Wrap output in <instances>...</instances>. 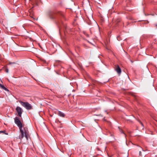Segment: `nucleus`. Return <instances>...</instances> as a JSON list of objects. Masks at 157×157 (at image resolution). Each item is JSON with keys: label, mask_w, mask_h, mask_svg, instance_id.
I'll list each match as a JSON object with an SVG mask.
<instances>
[{"label": "nucleus", "mask_w": 157, "mask_h": 157, "mask_svg": "<svg viewBox=\"0 0 157 157\" xmlns=\"http://www.w3.org/2000/svg\"><path fill=\"white\" fill-rule=\"evenodd\" d=\"M1 133H2L3 134H6V135H8V133L6 132V131L5 130L4 131H0V134Z\"/></svg>", "instance_id": "nucleus-8"}, {"label": "nucleus", "mask_w": 157, "mask_h": 157, "mask_svg": "<svg viewBox=\"0 0 157 157\" xmlns=\"http://www.w3.org/2000/svg\"><path fill=\"white\" fill-rule=\"evenodd\" d=\"M137 121L141 124L142 126H143V124L139 120L137 119Z\"/></svg>", "instance_id": "nucleus-11"}, {"label": "nucleus", "mask_w": 157, "mask_h": 157, "mask_svg": "<svg viewBox=\"0 0 157 157\" xmlns=\"http://www.w3.org/2000/svg\"><path fill=\"white\" fill-rule=\"evenodd\" d=\"M58 114L59 116H60L61 117H64L65 116L64 114L63 113V112H62L60 111H59Z\"/></svg>", "instance_id": "nucleus-7"}, {"label": "nucleus", "mask_w": 157, "mask_h": 157, "mask_svg": "<svg viewBox=\"0 0 157 157\" xmlns=\"http://www.w3.org/2000/svg\"><path fill=\"white\" fill-rule=\"evenodd\" d=\"M20 103L21 105L25 108L27 109L30 110L32 109V106L31 105L27 102L20 101Z\"/></svg>", "instance_id": "nucleus-3"}, {"label": "nucleus", "mask_w": 157, "mask_h": 157, "mask_svg": "<svg viewBox=\"0 0 157 157\" xmlns=\"http://www.w3.org/2000/svg\"><path fill=\"white\" fill-rule=\"evenodd\" d=\"M139 155L140 156H142V152H141V151H139Z\"/></svg>", "instance_id": "nucleus-12"}, {"label": "nucleus", "mask_w": 157, "mask_h": 157, "mask_svg": "<svg viewBox=\"0 0 157 157\" xmlns=\"http://www.w3.org/2000/svg\"><path fill=\"white\" fill-rule=\"evenodd\" d=\"M0 87L5 91H7V92L9 93V90L7 88L5 87L3 85H2L1 83H0Z\"/></svg>", "instance_id": "nucleus-6"}, {"label": "nucleus", "mask_w": 157, "mask_h": 157, "mask_svg": "<svg viewBox=\"0 0 157 157\" xmlns=\"http://www.w3.org/2000/svg\"><path fill=\"white\" fill-rule=\"evenodd\" d=\"M47 13L49 18L54 21L57 24H60L63 20H66L64 13L60 11L49 10Z\"/></svg>", "instance_id": "nucleus-1"}, {"label": "nucleus", "mask_w": 157, "mask_h": 157, "mask_svg": "<svg viewBox=\"0 0 157 157\" xmlns=\"http://www.w3.org/2000/svg\"><path fill=\"white\" fill-rule=\"evenodd\" d=\"M115 70L118 75H120L121 74V71L120 67L118 65H117Z\"/></svg>", "instance_id": "nucleus-5"}, {"label": "nucleus", "mask_w": 157, "mask_h": 157, "mask_svg": "<svg viewBox=\"0 0 157 157\" xmlns=\"http://www.w3.org/2000/svg\"><path fill=\"white\" fill-rule=\"evenodd\" d=\"M14 122L19 127L21 133V134L19 136V139L21 140L25 137L28 140L30 135L27 127L22 124L18 117H16L14 118Z\"/></svg>", "instance_id": "nucleus-2"}, {"label": "nucleus", "mask_w": 157, "mask_h": 157, "mask_svg": "<svg viewBox=\"0 0 157 157\" xmlns=\"http://www.w3.org/2000/svg\"><path fill=\"white\" fill-rule=\"evenodd\" d=\"M120 132L121 133H123L124 134V135L125 137H126V134L123 132V131L121 130V129H120Z\"/></svg>", "instance_id": "nucleus-10"}, {"label": "nucleus", "mask_w": 157, "mask_h": 157, "mask_svg": "<svg viewBox=\"0 0 157 157\" xmlns=\"http://www.w3.org/2000/svg\"><path fill=\"white\" fill-rule=\"evenodd\" d=\"M16 110L17 112L18 115L20 117H21L23 112L22 109L20 107L17 106Z\"/></svg>", "instance_id": "nucleus-4"}, {"label": "nucleus", "mask_w": 157, "mask_h": 157, "mask_svg": "<svg viewBox=\"0 0 157 157\" xmlns=\"http://www.w3.org/2000/svg\"><path fill=\"white\" fill-rule=\"evenodd\" d=\"M140 148H141V149L142 150V151H144V150H143V149L141 147H140Z\"/></svg>", "instance_id": "nucleus-13"}, {"label": "nucleus", "mask_w": 157, "mask_h": 157, "mask_svg": "<svg viewBox=\"0 0 157 157\" xmlns=\"http://www.w3.org/2000/svg\"><path fill=\"white\" fill-rule=\"evenodd\" d=\"M3 68H4V69L5 70V71L6 73H8L9 70H8V68H7V66H4Z\"/></svg>", "instance_id": "nucleus-9"}]
</instances>
